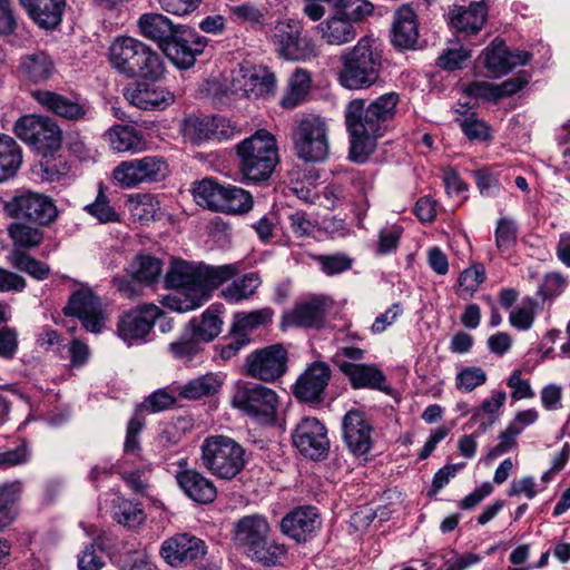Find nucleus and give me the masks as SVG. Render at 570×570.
Listing matches in <instances>:
<instances>
[{"label": "nucleus", "mask_w": 570, "mask_h": 570, "mask_svg": "<svg viewBox=\"0 0 570 570\" xmlns=\"http://www.w3.org/2000/svg\"><path fill=\"white\" fill-rule=\"evenodd\" d=\"M237 274L238 268L235 264L209 266L173 258L165 275V284L177 292L165 296L161 304L178 313L196 309L209 299L214 289Z\"/></svg>", "instance_id": "1"}, {"label": "nucleus", "mask_w": 570, "mask_h": 570, "mask_svg": "<svg viewBox=\"0 0 570 570\" xmlns=\"http://www.w3.org/2000/svg\"><path fill=\"white\" fill-rule=\"evenodd\" d=\"M400 97L396 92L381 95L367 102L365 99L351 100L344 110L345 127L348 132V158L364 164L376 149V140L382 137L396 114Z\"/></svg>", "instance_id": "2"}, {"label": "nucleus", "mask_w": 570, "mask_h": 570, "mask_svg": "<svg viewBox=\"0 0 570 570\" xmlns=\"http://www.w3.org/2000/svg\"><path fill=\"white\" fill-rule=\"evenodd\" d=\"M340 85L348 90H367L377 85L383 72V53L368 38H361L341 55Z\"/></svg>", "instance_id": "3"}, {"label": "nucleus", "mask_w": 570, "mask_h": 570, "mask_svg": "<svg viewBox=\"0 0 570 570\" xmlns=\"http://www.w3.org/2000/svg\"><path fill=\"white\" fill-rule=\"evenodd\" d=\"M109 62L114 69L129 79L158 80L165 70L160 55L132 37H117L111 42Z\"/></svg>", "instance_id": "4"}, {"label": "nucleus", "mask_w": 570, "mask_h": 570, "mask_svg": "<svg viewBox=\"0 0 570 570\" xmlns=\"http://www.w3.org/2000/svg\"><path fill=\"white\" fill-rule=\"evenodd\" d=\"M271 532L272 528L264 515L249 514L235 522L233 540L253 561L273 567L285 554V546L273 541Z\"/></svg>", "instance_id": "5"}, {"label": "nucleus", "mask_w": 570, "mask_h": 570, "mask_svg": "<svg viewBox=\"0 0 570 570\" xmlns=\"http://www.w3.org/2000/svg\"><path fill=\"white\" fill-rule=\"evenodd\" d=\"M291 139L294 155L304 163H323L330 156V125L321 114H296L292 120Z\"/></svg>", "instance_id": "6"}, {"label": "nucleus", "mask_w": 570, "mask_h": 570, "mask_svg": "<svg viewBox=\"0 0 570 570\" xmlns=\"http://www.w3.org/2000/svg\"><path fill=\"white\" fill-rule=\"evenodd\" d=\"M236 153L243 178L253 183L267 180L278 163L276 138L266 129H258L240 141Z\"/></svg>", "instance_id": "7"}, {"label": "nucleus", "mask_w": 570, "mask_h": 570, "mask_svg": "<svg viewBox=\"0 0 570 570\" xmlns=\"http://www.w3.org/2000/svg\"><path fill=\"white\" fill-rule=\"evenodd\" d=\"M200 462L213 475L232 480L246 465L245 449L229 436L210 435L200 445Z\"/></svg>", "instance_id": "8"}, {"label": "nucleus", "mask_w": 570, "mask_h": 570, "mask_svg": "<svg viewBox=\"0 0 570 570\" xmlns=\"http://www.w3.org/2000/svg\"><path fill=\"white\" fill-rule=\"evenodd\" d=\"M4 212L11 218L40 227L52 225L59 215L55 200L50 196L30 190L14 195L6 203Z\"/></svg>", "instance_id": "9"}, {"label": "nucleus", "mask_w": 570, "mask_h": 570, "mask_svg": "<svg viewBox=\"0 0 570 570\" xmlns=\"http://www.w3.org/2000/svg\"><path fill=\"white\" fill-rule=\"evenodd\" d=\"M14 134L43 156L53 154L61 147L62 131L49 117L23 116L16 122Z\"/></svg>", "instance_id": "10"}, {"label": "nucleus", "mask_w": 570, "mask_h": 570, "mask_svg": "<svg viewBox=\"0 0 570 570\" xmlns=\"http://www.w3.org/2000/svg\"><path fill=\"white\" fill-rule=\"evenodd\" d=\"M168 164L161 156H145L121 161L112 171L114 179L122 188H134L140 184L164 180L168 175Z\"/></svg>", "instance_id": "11"}, {"label": "nucleus", "mask_w": 570, "mask_h": 570, "mask_svg": "<svg viewBox=\"0 0 570 570\" xmlns=\"http://www.w3.org/2000/svg\"><path fill=\"white\" fill-rule=\"evenodd\" d=\"M275 76L267 68L250 63L233 70L230 91L238 97L258 99L274 92Z\"/></svg>", "instance_id": "12"}, {"label": "nucleus", "mask_w": 570, "mask_h": 570, "mask_svg": "<svg viewBox=\"0 0 570 570\" xmlns=\"http://www.w3.org/2000/svg\"><path fill=\"white\" fill-rule=\"evenodd\" d=\"M292 443L298 452L313 461L328 455L330 440L325 425L316 417H304L292 432Z\"/></svg>", "instance_id": "13"}, {"label": "nucleus", "mask_w": 570, "mask_h": 570, "mask_svg": "<svg viewBox=\"0 0 570 570\" xmlns=\"http://www.w3.org/2000/svg\"><path fill=\"white\" fill-rule=\"evenodd\" d=\"M32 97L43 109L68 121H88L92 118L90 102L78 95L68 97L50 90H36Z\"/></svg>", "instance_id": "14"}, {"label": "nucleus", "mask_w": 570, "mask_h": 570, "mask_svg": "<svg viewBox=\"0 0 570 570\" xmlns=\"http://www.w3.org/2000/svg\"><path fill=\"white\" fill-rule=\"evenodd\" d=\"M245 375L272 383L285 373V348L282 344H273L249 353L244 363Z\"/></svg>", "instance_id": "15"}, {"label": "nucleus", "mask_w": 570, "mask_h": 570, "mask_svg": "<svg viewBox=\"0 0 570 570\" xmlns=\"http://www.w3.org/2000/svg\"><path fill=\"white\" fill-rule=\"evenodd\" d=\"M233 405L253 417L273 419L278 405L277 394L263 385L238 387Z\"/></svg>", "instance_id": "16"}, {"label": "nucleus", "mask_w": 570, "mask_h": 570, "mask_svg": "<svg viewBox=\"0 0 570 570\" xmlns=\"http://www.w3.org/2000/svg\"><path fill=\"white\" fill-rule=\"evenodd\" d=\"M373 425L366 414L352 409L342 419V436L348 451L356 455H366L373 444Z\"/></svg>", "instance_id": "17"}, {"label": "nucleus", "mask_w": 570, "mask_h": 570, "mask_svg": "<svg viewBox=\"0 0 570 570\" xmlns=\"http://www.w3.org/2000/svg\"><path fill=\"white\" fill-rule=\"evenodd\" d=\"M63 314L78 317L85 330L91 333H99L105 324L100 299L90 288H80L72 293Z\"/></svg>", "instance_id": "18"}, {"label": "nucleus", "mask_w": 570, "mask_h": 570, "mask_svg": "<svg viewBox=\"0 0 570 570\" xmlns=\"http://www.w3.org/2000/svg\"><path fill=\"white\" fill-rule=\"evenodd\" d=\"M207 39L193 29L180 27L175 37L164 47L165 53L180 69L195 65L196 57L203 53Z\"/></svg>", "instance_id": "19"}, {"label": "nucleus", "mask_w": 570, "mask_h": 570, "mask_svg": "<svg viewBox=\"0 0 570 570\" xmlns=\"http://www.w3.org/2000/svg\"><path fill=\"white\" fill-rule=\"evenodd\" d=\"M161 315V309L155 304H144L124 314L117 326L118 335L129 345L144 341Z\"/></svg>", "instance_id": "20"}, {"label": "nucleus", "mask_w": 570, "mask_h": 570, "mask_svg": "<svg viewBox=\"0 0 570 570\" xmlns=\"http://www.w3.org/2000/svg\"><path fill=\"white\" fill-rule=\"evenodd\" d=\"M205 554V542L190 533L175 534L166 539L160 547V556L171 567L186 566Z\"/></svg>", "instance_id": "21"}, {"label": "nucleus", "mask_w": 570, "mask_h": 570, "mask_svg": "<svg viewBox=\"0 0 570 570\" xmlns=\"http://www.w3.org/2000/svg\"><path fill=\"white\" fill-rule=\"evenodd\" d=\"M331 379V370L324 362H314L293 386L294 396L303 403L320 404Z\"/></svg>", "instance_id": "22"}, {"label": "nucleus", "mask_w": 570, "mask_h": 570, "mask_svg": "<svg viewBox=\"0 0 570 570\" xmlns=\"http://www.w3.org/2000/svg\"><path fill=\"white\" fill-rule=\"evenodd\" d=\"M125 98L142 110L165 109L174 102V95L163 87L136 82L125 88Z\"/></svg>", "instance_id": "23"}, {"label": "nucleus", "mask_w": 570, "mask_h": 570, "mask_svg": "<svg viewBox=\"0 0 570 570\" xmlns=\"http://www.w3.org/2000/svg\"><path fill=\"white\" fill-rule=\"evenodd\" d=\"M338 368L348 379L354 390L387 391L386 376L374 364L342 362L338 363Z\"/></svg>", "instance_id": "24"}, {"label": "nucleus", "mask_w": 570, "mask_h": 570, "mask_svg": "<svg viewBox=\"0 0 570 570\" xmlns=\"http://www.w3.org/2000/svg\"><path fill=\"white\" fill-rule=\"evenodd\" d=\"M328 304L324 297H312L298 302L291 313H287V325L304 328H321L325 322Z\"/></svg>", "instance_id": "25"}, {"label": "nucleus", "mask_w": 570, "mask_h": 570, "mask_svg": "<svg viewBox=\"0 0 570 570\" xmlns=\"http://www.w3.org/2000/svg\"><path fill=\"white\" fill-rule=\"evenodd\" d=\"M176 480L183 492L199 504L212 503L217 497L213 481L194 469H185L176 474Z\"/></svg>", "instance_id": "26"}, {"label": "nucleus", "mask_w": 570, "mask_h": 570, "mask_svg": "<svg viewBox=\"0 0 570 570\" xmlns=\"http://www.w3.org/2000/svg\"><path fill=\"white\" fill-rule=\"evenodd\" d=\"M417 39L416 13L410 6H402L394 13L391 42L400 49H413Z\"/></svg>", "instance_id": "27"}, {"label": "nucleus", "mask_w": 570, "mask_h": 570, "mask_svg": "<svg viewBox=\"0 0 570 570\" xmlns=\"http://www.w3.org/2000/svg\"><path fill=\"white\" fill-rule=\"evenodd\" d=\"M28 16L42 29H55L62 21L66 0H19Z\"/></svg>", "instance_id": "28"}, {"label": "nucleus", "mask_w": 570, "mask_h": 570, "mask_svg": "<svg viewBox=\"0 0 570 570\" xmlns=\"http://www.w3.org/2000/svg\"><path fill=\"white\" fill-rule=\"evenodd\" d=\"M320 524V514L315 507H298L287 513V537L297 543L306 542L313 538Z\"/></svg>", "instance_id": "29"}, {"label": "nucleus", "mask_w": 570, "mask_h": 570, "mask_svg": "<svg viewBox=\"0 0 570 570\" xmlns=\"http://www.w3.org/2000/svg\"><path fill=\"white\" fill-rule=\"evenodd\" d=\"M303 29L302 21L287 19V60H307L317 56L316 45Z\"/></svg>", "instance_id": "30"}, {"label": "nucleus", "mask_w": 570, "mask_h": 570, "mask_svg": "<svg viewBox=\"0 0 570 570\" xmlns=\"http://www.w3.org/2000/svg\"><path fill=\"white\" fill-rule=\"evenodd\" d=\"M180 27L181 26H174V23L161 13H144L138 20L140 33L145 38L158 42L163 48L175 37V33Z\"/></svg>", "instance_id": "31"}, {"label": "nucleus", "mask_w": 570, "mask_h": 570, "mask_svg": "<svg viewBox=\"0 0 570 570\" xmlns=\"http://www.w3.org/2000/svg\"><path fill=\"white\" fill-rule=\"evenodd\" d=\"M317 29L322 39L328 45H345L352 42L357 36L355 23L337 14L334 10L327 19L318 24Z\"/></svg>", "instance_id": "32"}, {"label": "nucleus", "mask_w": 570, "mask_h": 570, "mask_svg": "<svg viewBox=\"0 0 570 570\" xmlns=\"http://www.w3.org/2000/svg\"><path fill=\"white\" fill-rule=\"evenodd\" d=\"M19 71L32 82H43L53 75L55 62L47 52L37 50L20 58Z\"/></svg>", "instance_id": "33"}, {"label": "nucleus", "mask_w": 570, "mask_h": 570, "mask_svg": "<svg viewBox=\"0 0 570 570\" xmlns=\"http://www.w3.org/2000/svg\"><path fill=\"white\" fill-rule=\"evenodd\" d=\"M488 17V8L483 1L461 7L451 18V24L459 33L474 35L481 30Z\"/></svg>", "instance_id": "34"}, {"label": "nucleus", "mask_w": 570, "mask_h": 570, "mask_svg": "<svg viewBox=\"0 0 570 570\" xmlns=\"http://www.w3.org/2000/svg\"><path fill=\"white\" fill-rule=\"evenodd\" d=\"M111 518L120 525L134 530L146 520V513L140 503L114 494L111 500Z\"/></svg>", "instance_id": "35"}, {"label": "nucleus", "mask_w": 570, "mask_h": 570, "mask_svg": "<svg viewBox=\"0 0 570 570\" xmlns=\"http://www.w3.org/2000/svg\"><path fill=\"white\" fill-rule=\"evenodd\" d=\"M274 312L269 307L255 309L249 313L238 312L234 315L230 334L234 337L248 338V335L261 326L268 324Z\"/></svg>", "instance_id": "36"}, {"label": "nucleus", "mask_w": 570, "mask_h": 570, "mask_svg": "<svg viewBox=\"0 0 570 570\" xmlns=\"http://www.w3.org/2000/svg\"><path fill=\"white\" fill-rule=\"evenodd\" d=\"M312 73L304 68H295L288 79L286 105L287 109L296 108L311 98Z\"/></svg>", "instance_id": "37"}, {"label": "nucleus", "mask_w": 570, "mask_h": 570, "mask_svg": "<svg viewBox=\"0 0 570 570\" xmlns=\"http://www.w3.org/2000/svg\"><path fill=\"white\" fill-rule=\"evenodd\" d=\"M219 313L218 307L212 305L202 314L199 320L193 318L189 322L190 333L194 334L202 344L212 342L220 334L223 320Z\"/></svg>", "instance_id": "38"}, {"label": "nucleus", "mask_w": 570, "mask_h": 570, "mask_svg": "<svg viewBox=\"0 0 570 570\" xmlns=\"http://www.w3.org/2000/svg\"><path fill=\"white\" fill-rule=\"evenodd\" d=\"M223 385L218 374L199 375L178 387V395L186 400H199L215 395Z\"/></svg>", "instance_id": "39"}, {"label": "nucleus", "mask_w": 570, "mask_h": 570, "mask_svg": "<svg viewBox=\"0 0 570 570\" xmlns=\"http://www.w3.org/2000/svg\"><path fill=\"white\" fill-rule=\"evenodd\" d=\"M105 139L118 153H137L144 147L141 135L131 126H114L105 134Z\"/></svg>", "instance_id": "40"}, {"label": "nucleus", "mask_w": 570, "mask_h": 570, "mask_svg": "<svg viewBox=\"0 0 570 570\" xmlns=\"http://www.w3.org/2000/svg\"><path fill=\"white\" fill-rule=\"evenodd\" d=\"M22 164V153L17 141L7 135H0V183L16 176Z\"/></svg>", "instance_id": "41"}, {"label": "nucleus", "mask_w": 570, "mask_h": 570, "mask_svg": "<svg viewBox=\"0 0 570 570\" xmlns=\"http://www.w3.org/2000/svg\"><path fill=\"white\" fill-rule=\"evenodd\" d=\"M484 66L497 76L507 75L513 69V53L503 40L494 39L484 50Z\"/></svg>", "instance_id": "42"}, {"label": "nucleus", "mask_w": 570, "mask_h": 570, "mask_svg": "<svg viewBox=\"0 0 570 570\" xmlns=\"http://www.w3.org/2000/svg\"><path fill=\"white\" fill-rule=\"evenodd\" d=\"M261 285V277L252 272L239 278L233 279L230 284L220 291V296L230 304H236L250 298Z\"/></svg>", "instance_id": "43"}, {"label": "nucleus", "mask_w": 570, "mask_h": 570, "mask_svg": "<svg viewBox=\"0 0 570 570\" xmlns=\"http://www.w3.org/2000/svg\"><path fill=\"white\" fill-rule=\"evenodd\" d=\"M225 187L210 178L196 181L191 188L194 200L203 208L219 212Z\"/></svg>", "instance_id": "44"}, {"label": "nucleus", "mask_w": 570, "mask_h": 570, "mask_svg": "<svg viewBox=\"0 0 570 570\" xmlns=\"http://www.w3.org/2000/svg\"><path fill=\"white\" fill-rule=\"evenodd\" d=\"M8 235L13 244V249H32L43 240V232L40 226H31L24 220L12 223L8 227Z\"/></svg>", "instance_id": "45"}, {"label": "nucleus", "mask_w": 570, "mask_h": 570, "mask_svg": "<svg viewBox=\"0 0 570 570\" xmlns=\"http://www.w3.org/2000/svg\"><path fill=\"white\" fill-rule=\"evenodd\" d=\"M171 357L178 362L189 365L202 358L204 348L198 338L190 332L184 333L167 347Z\"/></svg>", "instance_id": "46"}, {"label": "nucleus", "mask_w": 570, "mask_h": 570, "mask_svg": "<svg viewBox=\"0 0 570 570\" xmlns=\"http://www.w3.org/2000/svg\"><path fill=\"white\" fill-rule=\"evenodd\" d=\"M9 263L20 272L27 273L37 281H45L50 275V266L20 249H12L8 256Z\"/></svg>", "instance_id": "47"}, {"label": "nucleus", "mask_w": 570, "mask_h": 570, "mask_svg": "<svg viewBox=\"0 0 570 570\" xmlns=\"http://www.w3.org/2000/svg\"><path fill=\"white\" fill-rule=\"evenodd\" d=\"M253 196L245 189L236 186H226L219 208L220 213L246 214L253 208Z\"/></svg>", "instance_id": "48"}, {"label": "nucleus", "mask_w": 570, "mask_h": 570, "mask_svg": "<svg viewBox=\"0 0 570 570\" xmlns=\"http://www.w3.org/2000/svg\"><path fill=\"white\" fill-rule=\"evenodd\" d=\"M163 269L161 261L150 255H139L130 264L129 272L139 283L151 284L156 282Z\"/></svg>", "instance_id": "49"}, {"label": "nucleus", "mask_w": 570, "mask_h": 570, "mask_svg": "<svg viewBox=\"0 0 570 570\" xmlns=\"http://www.w3.org/2000/svg\"><path fill=\"white\" fill-rule=\"evenodd\" d=\"M330 4L337 14L354 23L363 21L374 11V6L368 0H333Z\"/></svg>", "instance_id": "50"}, {"label": "nucleus", "mask_w": 570, "mask_h": 570, "mask_svg": "<svg viewBox=\"0 0 570 570\" xmlns=\"http://www.w3.org/2000/svg\"><path fill=\"white\" fill-rule=\"evenodd\" d=\"M210 117H187L181 122V134L186 140L200 144L213 138Z\"/></svg>", "instance_id": "51"}, {"label": "nucleus", "mask_w": 570, "mask_h": 570, "mask_svg": "<svg viewBox=\"0 0 570 570\" xmlns=\"http://www.w3.org/2000/svg\"><path fill=\"white\" fill-rule=\"evenodd\" d=\"M159 210V200L150 194L137 196L136 200H134L130 206L131 216L135 220L140 223L154 220Z\"/></svg>", "instance_id": "52"}, {"label": "nucleus", "mask_w": 570, "mask_h": 570, "mask_svg": "<svg viewBox=\"0 0 570 570\" xmlns=\"http://www.w3.org/2000/svg\"><path fill=\"white\" fill-rule=\"evenodd\" d=\"M85 210L101 224L117 223L120 220L119 214L110 205L109 199L104 194L101 186L95 202L87 205Z\"/></svg>", "instance_id": "53"}, {"label": "nucleus", "mask_w": 570, "mask_h": 570, "mask_svg": "<svg viewBox=\"0 0 570 570\" xmlns=\"http://www.w3.org/2000/svg\"><path fill=\"white\" fill-rule=\"evenodd\" d=\"M522 426H515V424H509L505 430L500 432L498 439L499 443L492 448L487 456V461H493L500 455L515 449L518 446L517 438L521 434Z\"/></svg>", "instance_id": "54"}, {"label": "nucleus", "mask_w": 570, "mask_h": 570, "mask_svg": "<svg viewBox=\"0 0 570 570\" xmlns=\"http://www.w3.org/2000/svg\"><path fill=\"white\" fill-rule=\"evenodd\" d=\"M487 382V373L479 366H466L455 377V386L459 391L470 393Z\"/></svg>", "instance_id": "55"}, {"label": "nucleus", "mask_w": 570, "mask_h": 570, "mask_svg": "<svg viewBox=\"0 0 570 570\" xmlns=\"http://www.w3.org/2000/svg\"><path fill=\"white\" fill-rule=\"evenodd\" d=\"M495 245L501 252L513 247L517 244L518 228L514 220L500 218L495 228Z\"/></svg>", "instance_id": "56"}, {"label": "nucleus", "mask_w": 570, "mask_h": 570, "mask_svg": "<svg viewBox=\"0 0 570 570\" xmlns=\"http://www.w3.org/2000/svg\"><path fill=\"white\" fill-rule=\"evenodd\" d=\"M475 185L483 197H497L501 190L498 176L488 168L476 169L472 173Z\"/></svg>", "instance_id": "57"}, {"label": "nucleus", "mask_w": 570, "mask_h": 570, "mask_svg": "<svg viewBox=\"0 0 570 570\" xmlns=\"http://www.w3.org/2000/svg\"><path fill=\"white\" fill-rule=\"evenodd\" d=\"M470 58V52L460 47L459 49H445L438 58L436 65L448 71L462 69Z\"/></svg>", "instance_id": "58"}, {"label": "nucleus", "mask_w": 570, "mask_h": 570, "mask_svg": "<svg viewBox=\"0 0 570 570\" xmlns=\"http://www.w3.org/2000/svg\"><path fill=\"white\" fill-rule=\"evenodd\" d=\"M485 281V268L482 264H474L464 269L459 277L460 287L472 294Z\"/></svg>", "instance_id": "59"}, {"label": "nucleus", "mask_w": 570, "mask_h": 570, "mask_svg": "<svg viewBox=\"0 0 570 570\" xmlns=\"http://www.w3.org/2000/svg\"><path fill=\"white\" fill-rule=\"evenodd\" d=\"M175 403V397L164 390H158L145 399L137 406V411H146L150 413L160 412L169 409Z\"/></svg>", "instance_id": "60"}, {"label": "nucleus", "mask_w": 570, "mask_h": 570, "mask_svg": "<svg viewBox=\"0 0 570 570\" xmlns=\"http://www.w3.org/2000/svg\"><path fill=\"white\" fill-rule=\"evenodd\" d=\"M230 18L236 22H249L261 24L264 20L263 12L254 4L245 2L229 8Z\"/></svg>", "instance_id": "61"}, {"label": "nucleus", "mask_w": 570, "mask_h": 570, "mask_svg": "<svg viewBox=\"0 0 570 570\" xmlns=\"http://www.w3.org/2000/svg\"><path fill=\"white\" fill-rule=\"evenodd\" d=\"M402 233L403 228L397 225L382 229L379 234L376 253L380 255H386L394 252L399 246Z\"/></svg>", "instance_id": "62"}, {"label": "nucleus", "mask_w": 570, "mask_h": 570, "mask_svg": "<svg viewBox=\"0 0 570 570\" xmlns=\"http://www.w3.org/2000/svg\"><path fill=\"white\" fill-rule=\"evenodd\" d=\"M23 492V482L13 480L0 484V504L11 509H17Z\"/></svg>", "instance_id": "63"}, {"label": "nucleus", "mask_w": 570, "mask_h": 570, "mask_svg": "<svg viewBox=\"0 0 570 570\" xmlns=\"http://www.w3.org/2000/svg\"><path fill=\"white\" fill-rule=\"evenodd\" d=\"M104 567V553H98L94 544L87 546L78 557L79 570H101Z\"/></svg>", "instance_id": "64"}]
</instances>
